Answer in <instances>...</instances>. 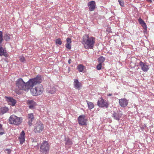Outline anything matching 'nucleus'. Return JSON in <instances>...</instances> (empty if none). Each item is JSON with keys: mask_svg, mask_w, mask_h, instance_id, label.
I'll return each instance as SVG.
<instances>
[{"mask_svg": "<svg viewBox=\"0 0 154 154\" xmlns=\"http://www.w3.org/2000/svg\"><path fill=\"white\" fill-rule=\"evenodd\" d=\"M22 121V118L18 117L16 116L13 115L10 116V124L18 125L21 124Z\"/></svg>", "mask_w": 154, "mask_h": 154, "instance_id": "423d86ee", "label": "nucleus"}, {"mask_svg": "<svg viewBox=\"0 0 154 154\" xmlns=\"http://www.w3.org/2000/svg\"><path fill=\"white\" fill-rule=\"evenodd\" d=\"M112 117L113 118H114V119L119 121L121 117V116L120 115L119 113L114 112L112 114Z\"/></svg>", "mask_w": 154, "mask_h": 154, "instance_id": "a211bd4d", "label": "nucleus"}, {"mask_svg": "<svg viewBox=\"0 0 154 154\" xmlns=\"http://www.w3.org/2000/svg\"><path fill=\"white\" fill-rule=\"evenodd\" d=\"M5 151L6 153H7L9 154L10 152V149H6L5 150Z\"/></svg>", "mask_w": 154, "mask_h": 154, "instance_id": "c9c22d12", "label": "nucleus"}, {"mask_svg": "<svg viewBox=\"0 0 154 154\" xmlns=\"http://www.w3.org/2000/svg\"><path fill=\"white\" fill-rule=\"evenodd\" d=\"M50 145L47 141L43 142L41 144L40 148V151L42 153L46 154L49 151Z\"/></svg>", "mask_w": 154, "mask_h": 154, "instance_id": "20e7f679", "label": "nucleus"}, {"mask_svg": "<svg viewBox=\"0 0 154 154\" xmlns=\"http://www.w3.org/2000/svg\"><path fill=\"white\" fill-rule=\"evenodd\" d=\"M66 48H68L69 49H70L71 48V45L69 44L66 43Z\"/></svg>", "mask_w": 154, "mask_h": 154, "instance_id": "7c9ffc66", "label": "nucleus"}, {"mask_svg": "<svg viewBox=\"0 0 154 154\" xmlns=\"http://www.w3.org/2000/svg\"><path fill=\"white\" fill-rule=\"evenodd\" d=\"M2 130V125L0 124V131Z\"/></svg>", "mask_w": 154, "mask_h": 154, "instance_id": "e433bc0d", "label": "nucleus"}, {"mask_svg": "<svg viewBox=\"0 0 154 154\" xmlns=\"http://www.w3.org/2000/svg\"><path fill=\"white\" fill-rule=\"evenodd\" d=\"M17 103V100L12 97H10V105L12 106H14Z\"/></svg>", "mask_w": 154, "mask_h": 154, "instance_id": "aec40b11", "label": "nucleus"}, {"mask_svg": "<svg viewBox=\"0 0 154 154\" xmlns=\"http://www.w3.org/2000/svg\"><path fill=\"white\" fill-rule=\"evenodd\" d=\"M28 104L29 105V107L30 108L32 109L34 108L36 105L35 102H34L33 100H28L27 101Z\"/></svg>", "mask_w": 154, "mask_h": 154, "instance_id": "2eb2a0df", "label": "nucleus"}, {"mask_svg": "<svg viewBox=\"0 0 154 154\" xmlns=\"http://www.w3.org/2000/svg\"><path fill=\"white\" fill-rule=\"evenodd\" d=\"M20 144H23L25 141V133L24 131H22L20 133L18 137Z\"/></svg>", "mask_w": 154, "mask_h": 154, "instance_id": "9b49d317", "label": "nucleus"}, {"mask_svg": "<svg viewBox=\"0 0 154 154\" xmlns=\"http://www.w3.org/2000/svg\"><path fill=\"white\" fill-rule=\"evenodd\" d=\"M56 91V88L53 87L52 88V90H50L49 91V92L51 94H54Z\"/></svg>", "mask_w": 154, "mask_h": 154, "instance_id": "a878e982", "label": "nucleus"}, {"mask_svg": "<svg viewBox=\"0 0 154 154\" xmlns=\"http://www.w3.org/2000/svg\"><path fill=\"white\" fill-rule=\"evenodd\" d=\"M97 104L99 107L108 108L109 105V103L106 100H104L102 97H100L99 98Z\"/></svg>", "mask_w": 154, "mask_h": 154, "instance_id": "0eeeda50", "label": "nucleus"}, {"mask_svg": "<svg viewBox=\"0 0 154 154\" xmlns=\"http://www.w3.org/2000/svg\"><path fill=\"white\" fill-rule=\"evenodd\" d=\"M6 50L1 45H0V56L4 55L6 57L7 54L5 53Z\"/></svg>", "mask_w": 154, "mask_h": 154, "instance_id": "f3484780", "label": "nucleus"}, {"mask_svg": "<svg viewBox=\"0 0 154 154\" xmlns=\"http://www.w3.org/2000/svg\"><path fill=\"white\" fill-rule=\"evenodd\" d=\"M142 26H143V27L144 29H147V25H146V23H145V22H144V21L143 24L142 25Z\"/></svg>", "mask_w": 154, "mask_h": 154, "instance_id": "473e14b6", "label": "nucleus"}, {"mask_svg": "<svg viewBox=\"0 0 154 154\" xmlns=\"http://www.w3.org/2000/svg\"><path fill=\"white\" fill-rule=\"evenodd\" d=\"M55 43L57 45L58 44L59 45H61L62 43V41L60 38L57 39L55 40Z\"/></svg>", "mask_w": 154, "mask_h": 154, "instance_id": "b1692460", "label": "nucleus"}, {"mask_svg": "<svg viewBox=\"0 0 154 154\" xmlns=\"http://www.w3.org/2000/svg\"><path fill=\"white\" fill-rule=\"evenodd\" d=\"M105 58L104 57H100L98 59V61L99 63H100L102 65V63L104 62L105 60Z\"/></svg>", "mask_w": 154, "mask_h": 154, "instance_id": "5701e85b", "label": "nucleus"}, {"mask_svg": "<svg viewBox=\"0 0 154 154\" xmlns=\"http://www.w3.org/2000/svg\"><path fill=\"white\" fill-rule=\"evenodd\" d=\"M74 87L77 89L79 90L82 86L81 83L79 82L78 79H74Z\"/></svg>", "mask_w": 154, "mask_h": 154, "instance_id": "ddd939ff", "label": "nucleus"}, {"mask_svg": "<svg viewBox=\"0 0 154 154\" xmlns=\"http://www.w3.org/2000/svg\"><path fill=\"white\" fill-rule=\"evenodd\" d=\"M112 94H108L107 95V96H110V95H112Z\"/></svg>", "mask_w": 154, "mask_h": 154, "instance_id": "ea45409f", "label": "nucleus"}, {"mask_svg": "<svg viewBox=\"0 0 154 154\" xmlns=\"http://www.w3.org/2000/svg\"><path fill=\"white\" fill-rule=\"evenodd\" d=\"M119 3L121 6L122 7H124V3L123 1L121 0H118Z\"/></svg>", "mask_w": 154, "mask_h": 154, "instance_id": "cd10ccee", "label": "nucleus"}, {"mask_svg": "<svg viewBox=\"0 0 154 154\" xmlns=\"http://www.w3.org/2000/svg\"><path fill=\"white\" fill-rule=\"evenodd\" d=\"M95 42V38L89 37L88 35H83L82 39V44L84 48L87 49H93Z\"/></svg>", "mask_w": 154, "mask_h": 154, "instance_id": "f03ea898", "label": "nucleus"}, {"mask_svg": "<svg viewBox=\"0 0 154 154\" xmlns=\"http://www.w3.org/2000/svg\"><path fill=\"white\" fill-rule=\"evenodd\" d=\"M42 78L40 76L29 79L26 82H24L23 79L20 78L15 82L16 89L18 90L27 91L31 87H33L38 83L41 82Z\"/></svg>", "mask_w": 154, "mask_h": 154, "instance_id": "f257e3e1", "label": "nucleus"}, {"mask_svg": "<svg viewBox=\"0 0 154 154\" xmlns=\"http://www.w3.org/2000/svg\"><path fill=\"white\" fill-rule=\"evenodd\" d=\"M44 129V125L41 122H37L34 125V131L35 133H40Z\"/></svg>", "mask_w": 154, "mask_h": 154, "instance_id": "39448f33", "label": "nucleus"}, {"mask_svg": "<svg viewBox=\"0 0 154 154\" xmlns=\"http://www.w3.org/2000/svg\"><path fill=\"white\" fill-rule=\"evenodd\" d=\"M119 104L121 107H125L128 103V101L125 98H121L119 100Z\"/></svg>", "mask_w": 154, "mask_h": 154, "instance_id": "9d476101", "label": "nucleus"}, {"mask_svg": "<svg viewBox=\"0 0 154 154\" xmlns=\"http://www.w3.org/2000/svg\"><path fill=\"white\" fill-rule=\"evenodd\" d=\"M79 124L82 125H86L87 119L84 115L79 116L78 118Z\"/></svg>", "mask_w": 154, "mask_h": 154, "instance_id": "6e6552de", "label": "nucleus"}, {"mask_svg": "<svg viewBox=\"0 0 154 154\" xmlns=\"http://www.w3.org/2000/svg\"><path fill=\"white\" fill-rule=\"evenodd\" d=\"M71 59H69V61H68V63H69V64H70V63H71Z\"/></svg>", "mask_w": 154, "mask_h": 154, "instance_id": "4c0bfd02", "label": "nucleus"}, {"mask_svg": "<svg viewBox=\"0 0 154 154\" xmlns=\"http://www.w3.org/2000/svg\"><path fill=\"white\" fill-rule=\"evenodd\" d=\"M88 5L89 7V11H92L94 10L95 8V2L94 1L89 2L88 4Z\"/></svg>", "mask_w": 154, "mask_h": 154, "instance_id": "f8f14e48", "label": "nucleus"}, {"mask_svg": "<svg viewBox=\"0 0 154 154\" xmlns=\"http://www.w3.org/2000/svg\"><path fill=\"white\" fill-rule=\"evenodd\" d=\"M139 65L142 70L144 72H147L149 69V65H148L147 63L140 61L139 63Z\"/></svg>", "mask_w": 154, "mask_h": 154, "instance_id": "1a4fd4ad", "label": "nucleus"}, {"mask_svg": "<svg viewBox=\"0 0 154 154\" xmlns=\"http://www.w3.org/2000/svg\"><path fill=\"white\" fill-rule=\"evenodd\" d=\"M71 39L69 38H67L66 39V43L69 44L71 45Z\"/></svg>", "mask_w": 154, "mask_h": 154, "instance_id": "c756f323", "label": "nucleus"}, {"mask_svg": "<svg viewBox=\"0 0 154 154\" xmlns=\"http://www.w3.org/2000/svg\"><path fill=\"white\" fill-rule=\"evenodd\" d=\"M9 110L8 107L6 106L0 108V115H3L6 113Z\"/></svg>", "mask_w": 154, "mask_h": 154, "instance_id": "dca6fc26", "label": "nucleus"}, {"mask_svg": "<svg viewBox=\"0 0 154 154\" xmlns=\"http://www.w3.org/2000/svg\"><path fill=\"white\" fill-rule=\"evenodd\" d=\"M84 67L82 64H79L77 68L79 71L80 72H82L83 71L84 69Z\"/></svg>", "mask_w": 154, "mask_h": 154, "instance_id": "4be33fe9", "label": "nucleus"}, {"mask_svg": "<svg viewBox=\"0 0 154 154\" xmlns=\"http://www.w3.org/2000/svg\"><path fill=\"white\" fill-rule=\"evenodd\" d=\"M87 103L88 104V108L90 109H92L94 108V105L92 102H91L87 101Z\"/></svg>", "mask_w": 154, "mask_h": 154, "instance_id": "412c9836", "label": "nucleus"}, {"mask_svg": "<svg viewBox=\"0 0 154 154\" xmlns=\"http://www.w3.org/2000/svg\"><path fill=\"white\" fill-rule=\"evenodd\" d=\"M4 38L6 40L8 41L10 39V37H9V36L7 34L5 35Z\"/></svg>", "mask_w": 154, "mask_h": 154, "instance_id": "72a5a7b5", "label": "nucleus"}, {"mask_svg": "<svg viewBox=\"0 0 154 154\" xmlns=\"http://www.w3.org/2000/svg\"><path fill=\"white\" fill-rule=\"evenodd\" d=\"M5 98H6L7 101L8 102H10V97H5Z\"/></svg>", "mask_w": 154, "mask_h": 154, "instance_id": "f704fd0d", "label": "nucleus"}, {"mask_svg": "<svg viewBox=\"0 0 154 154\" xmlns=\"http://www.w3.org/2000/svg\"><path fill=\"white\" fill-rule=\"evenodd\" d=\"M8 120L10 122V118H9Z\"/></svg>", "mask_w": 154, "mask_h": 154, "instance_id": "37998d69", "label": "nucleus"}, {"mask_svg": "<svg viewBox=\"0 0 154 154\" xmlns=\"http://www.w3.org/2000/svg\"><path fill=\"white\" fill-rule=\"evenodd\" d=\"M66 145L67 146H69V147H70L71 145L72 144V142L70 139L67 138L66 140Z\"/></svg>", "mask_w": 154, "mask_h": 154, "instance_id": "6ab92c4d", "label": "nucleus"}, {"mask_svg": "<svg viewBox=\"0 0 154 154\" xmlns=\"http://www.w3.org/2000/svg\"><path fill=\"white\" fill-rule=\"evenodd\" d=\"M32 142L33 143H34V142H36V141H32Z\"/></svg>", "mask_w": 154, "mask_h": 154, "instance_id": "79ce46f5", "label": "nucleus"}, {"mask_svg": "<svg viewBox=\"0 0 154 154\" xmlns=\"http://www.w3.org/2000/svg\"><path fill=\"white\" fill-rule=\"evenodd\" d=\"M34 119V115L33 114H29L28 115V123L29 126L32 125V122L33 120Z\"/></svg>", "mask_w": 154, "mask_h": 154, "instance_id": "4468645a", "label": "nucleus"}, {"mask_svg": "<svg viewBox=\"0 0 154 154\" xmlns=\"http://www.w3.org/2000/svg\"><path fill=\"white\" fill-rule=\"evenodd\" d=\"M3 40V34L2 31H0V45H1Z\"/></svg>", "mask_w": 154, "mask_h": 154, "instance_id": "393cba45", "label": "nucleus"}, {"mask_svg": "<svg viewBox=\"0 0 154 154\" xmlns=\"http://www.w3.org/2000/svg\"><path fill=\"white\" fill-rule=\"evenodd\" d=\"M40 76L42 78V81L41 82H42V79L41 76ZM40 82L37 83V84H38L33 88V87H31L30 88L31 93L32 95L34 96L41 95V94L43 93L44 91V88L43 87V86L41 85V84H40ZM36 85H37V84Z\"/></svg>", "mask_w": 154, "mask_h": 154, "instance_id": "7ed1b4c3", "label": "nucleus"}, {"mask_svg": "<svg viewBox=\"0 0 154 154\" xmlns=\"http://www.w3.org/2000/svg\"><path fill=\"white\" fill-rule=\"evenodd\" d=\"M4 134L3 132H1V131H0V135H2Z\"/></svg>", "mask_w": 154, "mask_h": 154, "instance_id": "58836bf2", "label": "nucleus"}, {"mask_svg": "<svg viewBox=\"0 0 154 154\" xmlns=\"http://www.w3.org/2000/svg\"><path fill=\"white\" fill-rule=\"evenodd\" d=\"M138 21L139 22V23H140V24L142 26L144 22V20H142L141 18H139V19H138Z\"/></svg>", "mask_w": 154, "mask_h": 154, "instance_id": "c85d7f7f", "label": "nucleus"}, {"mask_svg": "<svg viewBox=\"0 0 154 154\" xmlns=\"http://www.w3.org/2000/svg\"><path fill=\"white\" fill-rule=\"evenodd\" d=\"M20 62H23L25 60V59L23 57H20Z\"/></svg>", "mask_w": 154, "mask_h": 154, "instance_id": "2f4dec72", "label": "nucleus"}, {"mask_svg": "<svg viewBox=\"0 0 154 154\" xmlns=\"http://www.w3.org/2000/svg\"><path fill=\"white\" fill-rule=\"evenodd\" d=\"M102 67V64L101 63H99V64L97 65V69L98 70H100L101 69Z\"/></svg>", "mask_w": 154, "mask_h": 154, "instance_id": "bb28decb", "label": "nucleus"}, {"mask_svg": "<svg viewBox=\"0 0 154 154\" xmlns=\"http://www.w3.org/2000/svg\"><path fill=\"white\" fill-rule=\"evenodd\" d=\"M146 1H149V2H152V0H146Z\"/></svg>", "mask_w": 154, "mask_h": 154, "instance_id": "a19ab883", "label": "nucleus"}]
</instances>
